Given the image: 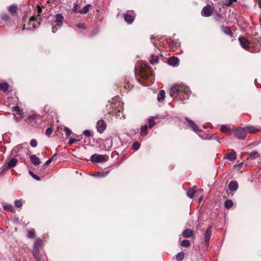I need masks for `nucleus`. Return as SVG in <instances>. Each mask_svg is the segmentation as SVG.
<instances>
[{"label": "nucleus", "instance_id": "obj_1", "mask_svg": "<svg viewBox=\"0 0 261 261\" xmlns=\"http://www.w3.org/2000/svg\"><path fill=\"white\" fill-rule=\"evenodd\" d=\"M139 75L141 79L139 82L144 86H149L153 83V73L149 66L146 63L141 65Z\"/></svg>", "mask_w": 261, "mask_h": 261}, {"label": "nucleus", "instance_id": "obj_2", "mask_svg": "<svg viewBox=\"0 0 261 261\" xmlns=\"http://www.w3.org/2000/svg\"><path fill=\"white\" fill-rule=\"evenodd\" d=\"M190 91L189 88L182 85L176 84L171 87L170 90V95L173 98H178L180 100L187 99L190 96Z\"/></svg>", "mask_w": 261, "mask_h": 261}, {"label": "nucleus", "instance_id": "obj_3", "mask_svg": "<svg viewBox=\"0 0 261 261\" xmlns=\"http://www.w3.org/2000/svg\"><path fill=\"white\" fill-rule=\"evenodd\" d=\"M239 40L241 46L250 52L258 53L260 50L261 45L258 42L254 45V43H250L244 37H240Z\"/></svg>", "mask_w": 261, "mask_h": 261}, {"label": "nucleus", "instance_id": "obj_4", "mask_svg": "<svg viewBox=\"0 0 261 261\" xmlns=\"http://www.w3.org/2000/svg\"><path fill=\"white\" fill-rule=\"evenodd\" d=\"M37 15H34L32 17H31L29 19V21L28 23V26L27 28L28 30H31L32 29L31 27V23L33 21H38V25H40L41 22L42 20V19L40 17V14L42 11V8L39 6L38 5L37 7Z\"/></svg>", "mask_w": 261, "mask_h": 261}, {"label": "nucleus", "instance_id": "obj_5", "mask_svg": "<svg viewBox=\"0 0 261 261\" xmlns=\"http://www.w3.org/2000/svg\"><path fill=\"white\" fill-rule=\"evenodd\" d=\"M43 240L40 238L36 239L33 245L32 253L33 255L40 254V251L43 247Z\"/></svg>", "mask_w": 261, "mask_h": 261}, {"label": "nucleus", "instance_id": "obj_6", "mask_svg": "<svg viewBox=\"0 0 261 261\" xmlns=\"http://www.w3.org/2000/svg\"><path fill=\"white\" fill-rule=\"evenodd\" d=\"M108 160L109 156L106 154H94L90 158V161L93 163L105 162Z\"/></svg>", "mask_w": 261, "mask_h": 261}, {"label": "nucleus", "instance_id": "obj_7", "mask_svg": "<svg viewBox=\"0 0 261 261\" xmlns=\"http://www.w3.org/2000/svg\"><path fill=\"white\" fill-rule=\"evenodd\" d=\"M18 162V160L15 158L12 159L8 162L6 163L2 166V171H4L8 169H11L15 167Z\"/></svg>", "mask_w": 261, "mask_h": 261}, {"label": "nucleus", "instance_id": "obj_8", "mask_svg": "<svg viewBox=\"0 0 261 261\" xmlns=\"http://www.w3.org/2000/svg\"><path fill=\"white\" fill-rule=\"evenodd\" d=\"M234 136L240 139L244 140L246 136V133L243 128H238L234 131Z\"/></svg>", "mask_w": 261, "mask_h": 261}, {"label": "nucleus", "instance_id": "obj_9", "mask_svg": "<svg viewBox=\"0 0 261 261\" xmlns=\"http://www.w3.org/2000/svg\"><path fill=\"white\" fill-rule=\"evenodd\" d=\"M213 12V8L210 5H207L204 6L201 10V15L204 17H210L212 15Z\"/></svg>", "mask_w": 261, "mask_h": 261}, {"label": "nucleus", "instance_id": "obj_10", "mask_svg": "<svg viewBox=\"0 0 261 261\" xmlns=\"http://www.w3.org/2000/svg\"><path fill=\"white\" fill-rule=\"evenodd\" d=\"M135 15L133 11H127L126 13L124 15V19L128 24L133 23L135 19Z\"/></svg>", "mask_w": 261, "mask_h": 261}, {"label": "nucleus", "instance_id": "obj_11", "mask_svg": "<svg viewBox=\"0 0 261 261\" xmlns=\"http://www.w3.org/2000/svg\"><path fill=\"white\" fill-rule=\"evenodd\" d=\"M212 226L210 225L207 228L205 233H204V240L206 246H208L209 245V242L212 236Z\"/></svg>", "mask_w": 261, "mask_h": 261}, {"label": "nucleus", "instance_id": "obj_12", "mask_svg": "<svg viewBox=\"0 0 261 261\" xmlns=\"http://www.w3.org/2000/svg\"><path fill=\"white\" fill-rule=\"evenodd\" d=\"M106 128L107 124L103 120L101 119L97 121L96 124V128L98 132H99L100 134H102L106 129Z\"/></svg>", "mask_w": 261, "mask_h": 261}, {"label": "nucleus", "instance_id": "obj_13", "mask_svg": "<svg viewBox=\"0 0 261 261\" xmlns=\"http://www.w3.org/2000/svg\"><path fill=\"white\" fill-rule=\"evenodd\" d=\"M39 118V116L33 114L30 116H29L26 119V122L31 125H34L37 122L38 119Z\"/></svg>", "mask_w": 261, "mask_h": 261}, {"label": "nucleus", "instance_id": "obj_14", "mask_svg": "<svg viewBox=\"0 0 261 261\" xmlns=\"http://www.w3.org/2000/svg\"><path fill=\"white\" fill-rule=\"evenodd\" d=\"M55 22L58 27H61L64 20V16L62 14H58L55 16Z\"/></svg>", "mask_w": 261, "mask_h": 261}, {"label": "nucleus", "instance_id": "obj_15", "mask_svg": "<svg viewBox=\"0 0 261 261\" xmlns=\"http://www.w3.org/2000/svg\"><path fill=\"white\" fill-rule=\"evenodd\" d=\"M225 158L229 161H233L236 159L237 154L236 152L233 150H230L228 152L225 154Z\"/></svg>", "mask_w": 261, "mask_h": 261}, {"label": "nucleus", "instance_id": "obj_16", "mask_svg": "<svg viewBox=\"0 0 261 261\" xmlns=\"http://www.w3.org/2000/svg\"><path fill=\"white\" fill-rule=\"evenodd\" d=\"M185 120L187 122H188L189 124V126L195 132H200V130L199 129L197 126L195 124L193 121L189 119L188 118H185Z\"/></svg>", "mask_w": 261, "mask_h": 261}, {"label": "nucleus", "instance_id": "obj_17", "mask_svg": "<svg viewBox=\"0 0 261 261\" xmlns=\"http://www.w3.org/2000/svg\"><path fill=\"white\" fill-rule=\"evenodd\" d=\"M221 30L226 35L230 37H233V33L230 27L222 25L221 26Z\"/></svg>", "mask_w": 261, "mask_h": 261}, {"label": "nucleus", "instance_id": "obj_18", "mask_svg": "<svg viewBox=\"0 0 261 261\" xmlns=\"http://www.w3.org/2000/svg\"><path fill=\"white\" fill-rule=\"evenodd\" d=\"M239 185L237 181L235 180H231L228 184V188L231 192H234L238 189Z\"/></svg>", "mask_w": 261, "mask_h": 261}, {"label": "nucleus", "instance_id": "obj_19", "mask_svg": "<svg viewBox=\"0 0 261 261\" xmlns=\"http://www.w3.org/2000/svg\"><path fill=\"white\" fill-rule=\"evenodd\" d=\"M179 60L175 57H172L170 58L168 60V63L169 65L172 66H177L179 64Z\"/></svg>", "mask_w": 261, "mask_h": 261}, {"label": "nucleus", "instance_id": "obj_20", "mask_svg": "<svg viewBox=\"0 0 261 261\" xmlns=\"http://www.w3.org/2000/svg\"><path fill=\"white\" fill-rule=\"evenodd\" d=\"M30 158L31 162L35 166L38 165L40 164L41 162L40 161V159L38 157H37L36 155H31Z\"/></svg>", "mask_w": 261, "mask_h": 261}, {"label": "nucleus", "instance_id": "obj_21", "mask_svg": "<svg viewBox=\"0 0 261 261\" xmlns=\"http://www.w3.org/2000/svg\"><path fill=\"white\" fill-rule=\"evenodd\" d=\"M193 235V231L190 229H187L182 233V236L185 238H189Z\"/></svg>", "mask_w": 261, "mask_h": 261}, {"label": "nucleus", "instance_id": "obj_22", "mask_svg": "<svg viewBox=\"0 0 261 261\" xmlns=\"http://www.w3.org/2000/svg\"><path fill=\"white\" fill-rule=\"evenodd\" d=\"M244 129L245 130V132L246 134L247 133H255L256 132H257L259 129L255 127L252 126H245L244 127Z\"/></svg>", "mask_w": 261, "mask_h": 261}, {"label": "nucleus", "instance_id": "obj_23", "mask_svg": "<svg viewBox=\"0 0 261 261\" xmlns=\"http://www.w3.org/2000/svg\"><path fill=\"white\" fill-rule=\"evenodd\" d=\"M196 188L195 186L193 187V188L189 189L187 191V195L190 198H192L194 197L195 193H196Z\"/></svg>", "mask_w": 261, "mask_h": 261}, {"label": "nucleus", "instance_id": "obj_24", "mask_svg": "<svg viewBox=\"0 0 261 261\" xmlns=\"http://www.w3.org/2000/svg\"><path fill=\"white\" fill-rule=\"evenodd\" d=\"M165 97V92L163 90H160L157 99L159 102H162Z\"/></svg>", "mask_w": 261, "mask_h": 261}, {"label": "nucleus", "instance_id": "obj_25", "mask_svg": "<svg viewBox=\"0 0 261 261\" xmlns=\"http://www.w3.org/2000/svg\"><path fill=\"white\" fill-rule=\"evenodd\" d=\"M259 156V153L256 151H252V152H251L249 154V156L247 158V159L253 160L258 158Z\"/></svg>", "mask_w": 261, "mask_h": 261}, {"label": "nucleus", "instance_id": "obj_26", "mask_svg": "<svg viewBox=\"0 0 261 261\" xmlns=\"http://www.w3.org/2000/svg\"><path fill=\"white\" fill-rule=\"evenodd\" d=\"M9 86L7 83H0V90L4 92L8 91Z\"/></svg>", "mask_w": 261, "mask_h": 261}, {"label": "nucleus", "instance_id": "obj_27", "mask_svg": "<svg viewBox=\"0 0 261 261\" xmlns=\"http://www.w3.org/2000/svg\"><path fill=\"white\" fill-rule=\"evenodd\" d=\"M150 58L151 59H149V62L150 64H154V63H157L158 62L159 57L158 56L151 55Z\"/></svg>", "mask_w": 261, "mask_h": 261}, {"label": "nucleus", "instance_id": "obj_28", "mask_svg": "<svg viewBox=\"0 0 261 261\" xmlns=\"http://www.w3.org/2000/svg\"><path fill=\"white\" fill-rule=\"evenodd\" d=\"M233 201L230 199H227L224 203V206L226 208L229 209L232 207Z\"/></svg>", "mask_w": 261, "mask_h": 261}, {"label": "nucleus", "instance_id": "obj_29", "mask_svg": "<svg viewBox=\"0 0 261 261\" xmlns=\"http://www.w3.org/2000/svg\"><path fill=\"white\" fill-rule=\"evenodd\" d=\"M4 210L10 212H14V207L12 204H6L3 206Z\"/></svg>", "mask_w": 261, "mask_h": 261}, {"label": "nucleus", "instance_id": "obj_30", "mask_svg": "<svg viewBox=\"0 0 261 261\" xmlns=\"http://www.w3.org/2000/svg\"><path fill=\"white\" fill-rule=\"evenodd\" d=\"M18 11V8L17 6L12 5H11L9 7V11L12 14H14L16 13Z\"/></svg>", "mask_w": 261, "mask_h": 261}, {"label": "nucleus", "instance_id": "obj_31", "mask_svg": "<svg viewBox=\"0 0 261 261\" xmlns=\"http://www.w3.org/2000/svg\"><path fill=\"white\" fill-rule=\"evenodd\" d=\"M147 125H145L141 127L140 134L141 136H146L147 134Z\"/></svg>", "mask_w": 261, "mask_h": 261}, {"label": "nucleus", "instance_id": "obj_32", "mask_svg": "<svg viewBox=\"0 0 261 261\" xmlns=\"http://www.w3.org/2000/svg\"><path fill=\"white\" fill-rule=\"evenodd\" d=\"M28 238L30 239H34L35 238V230L34 229H31L29 230L27 234Z\"/></svg>", "mask_w": 261, "mask_h": 261}, {"label": "nucleus", "instance_id": "obj_33", "mask_svg": "<svg viewBox=\"0 0 261 261\" xmlns=\"http://www.w3.org/2000/svg\"><path fill=\"white\" fill-rule=\"evenodd\" d=\"M90 7V5L85 6L82 10L79 11V13L81 14H86L89 12Z\"/></svg>", "mask_w": 261, "mask_h": 261}, {"label": "nucleus", "instance_id": "obj_34", "mask_svg": "<svg viewBox=\"0 0 261 261\" xmlns=\"http://www.w3.org/2000/svg\"><path fill=\"white\" fill-rule=\"evenodd\" d=\"M185 257V253L182 252L178 253L176 256V259L177 261H181Z\"/></svg>", "mask_w": 261, "mask_h": 261}, {"label": "nucleus", "instance_id": "obj_35", "mask_svg": "<svg viewBox=\"0 0 261 261\" xmlns=\"http://www.w3.org/2000/svg\"><path fill=\"white\" fill-rule=\"evenodd\" d=\"M180 246L182 247H188L190 246L189 241L187 240H184L180 242Z\"/></svg>", "mask_w": 261, "mask_h": 261}, {"label": "nucleus", "instance_id": "obj_36", "mask_svg": "<svg viewBox=\"0 0 261 261\" xmlns=\"http://www.w3.org/2000/svg\"><path fill=\"white\" fill-rule=\"evenodd\" d=\"M29 174L32 177H33L34 179H35L36 180H38V181H40L41 180V178L39 176H38V175H36L34 173V172L32 171H29Z\"/></svg>", "mask_w": 261, "mask_h": 261}, {"label": "nucleus", "instance_id": "obj_37", "mask_svg": "<svg viewBox=\"0 0 261 261\" xmlns=\"http://www.w3.org/2000/svg\"><path fill=\"white\" fill-rule=\"evenodd\" d=\"M220 130L224 133H229L230 129L225 125H222L220 127Z\"/></svg>", "mask_w": 261, "mask_h": 261}, {"label": "nucleus", "instance_id": "obj_38", "mask_svg": "<svg viewBox=\"0 0 261 261\" xmlns=\"http://www.w3.org/2000/svg\"><path fill=\"white\" fill-rule=\"evenodd\" d=\"M15 206L16 207L20 208L22 205V200L21 199L20 200H15L14 202Z\"/></svg>", "mask_w": 261, "mask_h": 261}, {"label": "nucleus", "instance_id": "obj_39", "mask_svg": "<svg viewBox=\"0 0 261 261\" xmlns=\"http://www.w3.org/2000/svg\"><path fill=\"white\" fill-rule=\"evenodd\" d=\"M140 146V144L138 142H134L132 145L133 149L135 151L138 150L139 149Z\"/></svg>", "mask_w": 261, "mask_h": 261}, {"label": "nucleus", "instance_id": "obj_40", "mask_svg": "<svg viewBox=\"0 0 261 261\" xmlns=\"http://www.w3.org/2000/svg\"><path fill=\"white\" fill-rule=\"evenodd\" d=\"M64 132L65 133V135L67 137H68L71 134V130L67 127H65Z\"/></svg>", "mask_w": 261, "mask_h": 261}, {"label": "nucleus", "instance_id": "obj_41", "mask_svg": "<svg viewBox=\"0 0 261 261\" xmlns=\"http://www.w3.org/2000/svg\"><path fill=\"white\" fill-rule=\"evenodd\" d=\"M83 134L87 137H91L93 136L92 133L90 130H85L83 132Z\"/></svg>", "mask_w": 261, "mask_h": 261}, {"label": "nucleus", "instance_id": "obj_42", "mask_svg": "<svg viewBox=\"0 0 261 261\" xmlns=\"http://www.w3.org/2000/svg\"><path fill=\"white\" fill-rule=\"evenodd\" d=\"M110 173V171H107L102 172H98V174L100 177H103L107 176Z\"/></svg>", "mask_w": 261, "mask_h": 261}, {"label": "nucleus", "instance_id": "obj_43", "mask_svg": "<svg viewBox=\"0 0 261 261\" xmlns=\"http://www.w3.org/2000/svg\"><path fill=\"white\" fill-rule=\"evenodd\" d=\"M13 111L17 112V114H20L22 112L21 109L18 106H15L13 108Z\"/></svg>", "mask_w": 261, "mask_h": 261}, {"label": "nucleus", "instance_id": "obj_44", "mask_svg": "<svg viewBox=\"0 0 261 261\" xmlns=\"http://www.w3.org/2000/svg\"><path fill=\"white\" fill-rule=\"evenodd\" d=\"M155 124V121L153 119H150L149 120L148 122V127L149 128H151L153 125Z\"/></svg>", "mask_w": 261, "mask_h": 261}, {"label": "nucleus", "instance_id": "obj_45", "mask_svg": "<svg viewBox=\"0 0 261 261\" xmlns=\"http://www.w3.org/2000/svg\"><path fill=\"white\" fill-rule=\"evenodd\" d=\"M38 143L36 140L32 139L30 142V145L33 147H35L37 146Z\"/></svg>", "mask_w": 261, "mask_h": 261}, {"label": "nucleus", "instance_id": "obj_46", "mask_svg": "<svg viewBox=\"0 0 261 261\" xmlns=\"http://www.w3.org/2000/svg\"><path fill=\"white\" fill-rule=\"evenodd\" d=\"M53 132V128L51 127H48L46 129L45 134L49 136Z\"/></svg>", "mask_w": 261, "mask_h": 261}, {"label": "nucleus", "instance_id": "obj_47", "mask_svg": "<svg viewBox=\"0 0 261 261\" xmlns=\"http://www.w3.org/2000/svg\"><path fill=\"white\" fill-rule=\"evenodd\" d=\"M72 10L74 13L79 12V6L77 4H74V7H73Z\"/></svg>", "mask_w": 261, "mask_h": 261}, {"label": "nucleus", "instance_id": "obj_48", "mask_svg": "<svg viewBox=\"0 0 261 261\" xmlns=\"http://www.w3.org/2000/svg\"><path fill=\"white\" fill-rule=\"evenodd\" d=\"M80 141L79 139H74L73 138H70L69 140L68 144L69 145H72V144L74 143L75 142H77Z\"/></svg>", "mask_w": 261, "mask_h": 261}, {"label": "nucleus", "instance_id": "obj_49", "mask_svg": "<svg viewBox=\"0 0 261 261\" xmlns=\"http://www.w3.org/2000/svg\"><path fill=\"white\" fill-rule=\"evenodd\" d=\"M237 0H228V1L225 3V6L227 7H230L233 3L236 2Z\"/></svg>", "mask_w": 261, "mask_h": 261}, {"label": "nucleus", "instance_id": "obj_50", "mask_svg": "<svg viewBox=\"0 0 261 261\" xmlns=\"http://www.w3.org/2000/svg\"><path fill=\"white\" fill-rule=\"evenodd\" d=\"M56 155V154H55L53 158L51 159H48L46 162L45 163V165H48L52 161V160L54 159L55 156Z\"/></svg>", "mask_w": 261, "mask_h": 261}, {"label": "nucleus", "instance_id": "obj_51", "mask_svg": "<svg viewBox=\"0 0 261 261\" xmlns=\"http://www.w3.org/2000/svg\"><path fill=\"white\" fill-rule=\"evenodd\" d=\"M77 27L80 29H86V27L85 24H84V23H79L77 25Z\"/></svg>", "mask_w": 261, "mask_h": 261}, {"label": "nucleus", "instance_id": "obj_52", "mask_svg": "<svg viewBox=\"0 0 261 261\" xmlns=\"http://www.w3.org/2000/svg\"><path fill=\"white\" fill-rule=\"evenodd\" d=\"M33 256H34L36 261H41V257H40V254L34 255Z\"/></svg>", "mask_w": 261, "mask_h": 261}, {"label": "nucleus", "instance_id": "obj_53", "mask_svg": "<svg viewBox=\"0 0 261 261\" xmlns=\"http://www.w3.org/2000/svg\"><path fill=\"white\" fill-rule=\"evenodd\" d=\"M2 19L3 20H7L9 19V16L7 14H3L2 16Z\"/></svg>", "mask_w": 261, "mask_h": 261}, {"label": "nucleus", "instance_id": "obj_54", "mask_svg": "<svg viewBox=\"0 0 261 261\" xmlns=\"http://www.w3.org/2000/svg\"><path fill=\"white\" fill-rule=\"evenodd\" d=\"M217 17H218V18H216V21L217 22H219V20L223 18L222 15L220 14H217Z\"/></svg>", "mask_w": 261, "mask_h": 261}, {"label": "nucleus", "instance_id": "obj_55", "mask_svg": "<svg viewBox=\"0 0 261 261\" xmlns=\"http://www.w3.org/2000/svg\"><path fill=\"white\" fill-rule=\"evenodd\" d=\"M124 88L126 89H130V83L128 82L125 83V84L124 85Z\"/></svg>", "mask_w": 261, "mask_h": 261}, {"label": "nucleus", "instance_id": "obj_56", "mask_svg": "<svg viewBox=\"0 0 261 261\" xmlns=\"http://www.w3.org/2000/svg\"><path fill=\"white\" fill-rule=\"evenodd\" d=\"M259 7L261 9V0H258Z\"/></svg>", "mask_w": 261, "mask_h": 261}, {"label": "nucleus", "instance_id": "obj_57", "mask_svg": "<svg viewBox=\"0 0 261 261\" xmlns=\"http://www.w3.org/2000/svg\"><path fill=\"white\" fill-rule=\"evenodd\" d=\"M55 28H56L55 27H52V32H53V33H55V32H56V31H55Z\"/></svg>", "mask_w": 261, "mask_h": 261}, {"label": "nucleus", "instance_id": "obj_58", "mask_svg": "<svg viewBox=\"0 0 261 261\" xmlns=\"http://www.w3.org/2000/svg\"><path fill=\"white\" fill-rule=\"evenodd\" d=\"M112 146V140H111L110 141V146H109V147L110 148H111Z\"/></svg>", "mask_w": 261, "mask_h": 261}, {"label": "nucleus", "instance_id": "obj_59", "mask_svg": "<svg viewBox=\"0 0 261 261\" xmlns=\"http://www.w3.org/2000/svg\"><path fill=\"white\" fill-rule=\"evenodd\" d=\"M32 28H33V29H36V27L34 24H32Z\"/></svg>", "mask_w": 261, "mask_h": 261}, {"label": "nucleus", "instance_id": "obj_60", "mask_svg": "<svg viewBox=\"0 0 261 261\" xmlns=\"http://www.w3.org/2000/svg\"><path fill=\"white\" fill-rule=\"evenodd\" d=\"M202 198L201 197H200V198H199V201L201 200Z\"/></svg>", "mask_w": 261, "mask_h": 261}, {"label": "nucleus", "instance_id": "obj_61", "mask_svg": "<svg viewBox=\"0 0 261 261\" xmlns=\"http://www.w3.org/2000/svg\"><path fill=\"white\" fill-rule=\"evenodd\" d=\"M260 24H261V19H260Z\"/></svg>", "mask_w": 261, "mask_h": 261}]
</instances>
